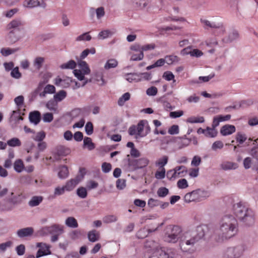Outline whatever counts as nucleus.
<instances>
[{"mask_svg":"<svg viewBox=\"0 0 258 258\" xmlns=\"http://www.w3.org/2000/svg\"><path fill=\"white\" fill-rule=\"evenodd\" d=\"M238 230L236 219L232 215H224L219 221V227L216 230L219 236L218 240L220 241L230 238L237 234Z\"/></svg>","mask_w":258,"mask_h":258,"instance_id":"1","label":"nucleus"},{"mask_svg":"<svg viewBox=\"0 0 258 258\" xmlns=\"http://www.w3.org/2000/svg\"><path fill=\"white\" fill-rule=\"evenodd\" d=\"M233 213L236 217L246 225L250 226L254 223L253 212L240 203L234 205Z\"/></svg>","mask_w":258,"mask_h":258,"instance_id":"2","label":"nucleus"},{"mask_svg":"<svg viewBox=\"0 0 258 258\" xmlns=\"http://www.w3.org/2000/svg\"><path fill=\"white\" fill-rule=\"evenodd\" d=\"M198 241L189 232H186L181 237L179 241V246L182 251L184 252H191L193 251L192 248L195 244Z\"/></svg>","mask_w":258,"mask_h":258,"instance_id":"3","label":"nucleus"},{"mask_svg":"<svg viewBox=\"0 0 258 258\" xmlns=\"http://www.w3.org/2000/svg\"><path fill=\"white\" fill-rule=\"evenodd\" d=\"M182 232L180 227L177 225H169L166 228L164 237V240L168 242L175 243L179 238V235Z\"/></svg>","mask_w":258,"mask_h":258,"instance_id":"4","label":"nucleus"},{"mask_svg":"<svg viewBox=\"0 0 258 258\" xmlns=\"http://www.w3.org/2000/svg\"><path fill=\"white\" fill-rule=\"evenodd\" d=\"M245 250V247L243 245H239L236 246H231L224 249L222 254V258H239Z\"/></svg>","mask_w":258,"mask_h":258,"instance_id":"5","label":"nucleus"},{"mask_svg":"<svg viewBox=\"0 0 258 258\" xmlns=\"http://www.w3.org/2000/svg\"><path fill=\"white\" fill-rule=\"evenodd\" d=\"M176 252L173 248H161L153 251L148 258H176Z\"/></svg>","mask_w":258,"mask_h":258,"instance_id":"6","label":"nucleus"},{"mask_svg":"<svg viewBox=\"0 0 258 258\" xmlns=\"http://www.w3.org/2000/svg\"><path fill=\"white\" fill-rule=\"evenodd\" d=\"M207 192L198 189L194 190L190 192L187 193L184 197L185 202L190 203L191 202H200L204 200L206 197Z\"/></svg>","mask_w":258,"mask_h":258,"instance_id":"7","label":"nucleus"},{"mask_svg":"<svg viewBox=\"0 0 258 258\" xmlns=\"http://www.w3.org/2000/svg\"><path fill=\"white\" fill-rule=\"evenodd\" d=\"M149 163L147 158H141L139 159H128V166L130 170H135L138 169L146 167Z\"/></svg>","mask_w":258,"mask_h":258,"instance_id":"8","label":"nucleus"},{"mask_svg":"<svg viewBox=\"0 0 258 258\" xmlns=\"http://www.w3.org/2000/svg\"><path fill=\"white\" fill-rule=\"evenodd\" d=\"M41 232L44 234L60 235L63 232V226L58 224H53L50 226H45L41 229Z\"/></svg>","mask_w":258,"mask_h":258,"instance_id":"9","label":"nucleus"},{"mask_svg":"<svg viewBox=\"0 0 258 258\" xmlns=\"http://www.w3.org/2000/svg\"><path fill=\"white\" fill-rule=\"evenodd\" d=\"M138 136L144 137L147 136L151 131V128L148 122L146 120H141L136 126Z\"/></svg>","mask_w":258,"mask_h":258,"instance_id":"10","label":"nucleus"},{"mask_svg":"<svg viewBox=\"0 0 258 258\" xmlns=\"http://www.w3.org/2000/svg\"><path fill=\"white\" fill-rule=\"evenodd\" d=\"M201 21L206 29H208L209 28L218 29L220 30V31L222 34H223L225 31V28L222 23H217L215 21H210L204 19H201Z\"/></svg>","mask_w":258,"mask_h":258,"instance_id":"11","label":"nucleus"},{"mask_svg":"<svg viewBox=\"0 0 258 258\" xmlns=\"http://www.w3.org/2000/svg\"><path fill=\"white\" fill-rule=\"evenodd\" d=\"M207 230L208 227L206 225H202L197 226L195 231L189 232L199 241L204 237Z\"/></svg>","mask_w":258,"mask_h":258,"instance_id":"12","label":"nucleus"},{"mask_svg":"<svg viewBox=\"0 0 258 258\" xmlns=\"http://www.w3.org/2000/svg\"><path fill=\"white\" fill-rule=\"evenodd\" d=\"M72 82H73V80L70 77H65L61 78L58 76L54 79V81L55 85L64 88L70 87Z\"/></svg>","mask_w":258,"mask_h":258,"instance_id":"13","label":"nucleus"},{"mask_svg":"<svg viewBox=\"0 0 258 258\" xmlns=\"http://www.w3.org/2000/svg\"><path fill=\"white\" fill-rule=\"evenodd\" d=\"M37 246L39 247L36 254V257H39L43 255L49 254L50 251L49 250V246L45 243H37Z\"/></svg>","mask_w":258,"mask_h":258,"instance_id":"14","label":"nucleus"},{"mask_svg":"<svg viewBox=\"0 0 258 258\" xmlns=\"http://www.w3.org/2000/svg\"><path fill=\"white\" fill-rule=\"evenodd\" d=\"M80 182V178L78 177H75L68 181L64 185L66 191H71L73 190L76 185Z\"/></svg>","mask_w":258,"mask_h":258,"instance_id":"15","label":"nucleus"},{"mask_svg":"<svg viewBox=\"0 0 258 258\" xmlns=\"http://www.w3.org/2000/svg\"><path fill=\"white\" fill-rule=\"evenodd\" d=\"M24 6L28 8H33L37 6L45 7L46 4L43 0H26L23 4Z\"/></svg>","mask_w":258,"mask_h":258,"instance_id":"16","label":"nucleus"},{"mask_svg":"<svg viewBox=\"0 0 258 258\" xmlns=\"http://www.w3.org/2000/svg\"><path fill=\"white\" fill-rule=\"evenodd\" d=\"M231 118V115H218L214 117L213 121L212 126L216 127L218 126L220 122L229 120Z\"/></svg>","mask_w":258,"mask_h":258,"instance_id":"17","label":"nucleus"},{"mask_svg":"<svg viewBox=\"0 0 258 258\" xmlns=\"http://www.w3.org/2000/svg\"><path fill=\"white\" fill-rule=\"evenodd\" d=\"M235 131V127L234 125L226 124L221 127L220 133L223 136H227L233 134Z\"/></svg>","mask_w":258,"mask_h":258,"instance_id":"18","label":"nucleus"},{"mask_svg":"<svg viewBox=\"0 0 258 258\" xmlns=\"http://www.w3.org/2000/svg\"><path fill=\"white\" fill-rule=\"evenodd\" d=\"M175 179L184 176L187 173L186 168L184 166H178L174 168Z\"/></svg>","mask_w":258,"mask_h":258,"instance_id":"19","label":"nucleus"},{"mask_svg":"<svg viewBox=\"0 0 258 258\" xmlns=\"http://www.w3.org/2000/svg\"><path fill=\"white\" fill-rule=\"evenodd\" d=\"M133 6L137 9H142L149 4V0H131Z\"/></svg>","mask_w":258,"mask_h":258,"instance_id":"20","label":"nucleus"},{"mask_svg":"<svg viewBox=\"0 0 258 258\" xmlns=\"http://www.w3.org/2000/svg\"><path fill=\"white\" fill-rule=\"evenodd\" d=\"M33 233V229L32 227L22 228L17 231V234L20 237H24L31 235Z\"/></svg>","mask_w":258,"mask_h":258,"instance_id":"21","label":"nucleus"},{"mask_svg":"<svg viewBox=\"0 0 258 258\" xmlns=\"http://www.w3.org/2000/svg\"><path fill=\"white\" fill-rule=\"evenodd\" d=\"M125 79L130 83L138 82L142 81V77L138 74L130 73L125 75Z\"/></svg>","mask_w":258,"mask_h":258,"instance_id":"22","label":"nucleus"},{"mask_svg":"<svg viewBox=\"0 0 258 258\" xmlns=\"http://www.w3.org/2000/svg\"><path fill=\"white\" fill-rule=\"evenodd\" d=\"M55 92V88L52 85H47L44 88L43 91L39 93L41 97H45L47 94H53Z\"/></svg>","mask_w":258,"mask_h":258,"instance_id":"23","label":"nucleus"},{"mask_svg":"<svg viewBox=\"0 0 258 258\" xmlns=\"http://www.w3.org/2000/svg\"><path fill=\"white\" fill-rule=\"evenodd\" d=\"M29 119L31 122L37 124L40 121L41 114L38 111L31 112L29 114Z\"/></svg>","mask_w":258,"mask_h":258,"instance_id":"24","label":"nucleus"},{"mask_svg":"<svg viewBox=\"0 0 258 258\" xmlns=\"http://www.w3.org/2000/svg\"><path fill=\"white\" fill-rule=\"evenodd\" d=\"M66 225L71 228H77L78 227V224L77 220L73 217L67 218L65 221Z\"/></svg>","mask_w":258,"mask_h":258,"instance_id":"25","label":"nucleus"},{"mask_svg":"<svg viewBox=\"0 0 258 258\" xmlns=\"http://www.w3.org/2000/svg\"><path fill=\"white\" fill-rule=\"evenodd\" d=\"M67 94L66 91L64 90H60L54 95V100L56 102H60L67 97Z\"/></svg>","mask_w":258,"mask_h":258,"instance_id":"26","label":"nucleus"},{"mask_svg":"<svg viewBox=\"0 0 258 258\" xmlns=\"http://www.w3.org/2000/svg\"><path fill=\"white\" fill-rule=\"evenodd\" d=\"M20 39V37L15 34L14 30L9 32L7 36V40L10 43H14Z\"/></svg>","mask_w":258,"mask_h":258,"instance_id":"27","label":"nucleus"},{"mask_svg":"<svg viewBox=\"0 0 258 258\" xmlns=\"http://www.w3.org/2000/svg\"><path fill=\"white\" fill-rule=\"evenodd\" d=\"M24 164L21 159H18L15 161L14 164L15 170L17 172H21L24 169Z\"/></svg>","mask_w":258,"mask_h":258,"instance_id":"28","label":"nucleus"},{"mask_svg":"<svg viewBox=\"0 0 258 258\" xmlns=\"http://www.w3.org/2000/svg\"><path fill=\"white\" fill-rule=\"evenodd\" d=\"M88 237L90 241L95 242L99 239V233L95 230H92L89 232Z\"/></svg>","mask_w":258,"mask_h":258,"instance_id":"29","label":"nucleus"},{"mask_svg":"<svg viewBox=\"0 0 258 258\" xmlns=\"http://www.w3.org/2000/svg\"><path fill=\"white\" fill-rule=\"evenodd\" d=\"M168 160V157L167 156H164L156 161L155 165L159 167L160 169H163V168H164V166L167 163Z\"/></svg>","mask_w":258,"mask_h":258,"instance_id":"30","label":"nucleus"},{"mask_svg":"<svg viewBox=\"0 0 258 258\" xmlns=\"http://www.w3.org/2000/svg\"><path fill=\"white\" fill-rule=\"evenodd\" d=\"M43 198L41 196H34L29 202V205L31 207H35L39 205L42 201Z\"/></svg>","mask_w":258,"mask_h":258,"instance_id":"31","label":"nucleus"},{"mask_svg":"<svg viewBox=\"0 0 258 258\" xmlns=\"http://www.w3.org/2000/svg\"><path fill=\"white\" fill-rule=\"evenodd\" d=\"M115 33L114 30H105L101 31L98 34V37L100 39H105L112 36Z\"/></svg>","mask_w":258,"mask_h":258,"instance_id":"32","label":"nucleus"},{"mask_svg":"<svg viewBox=\"0 0 258 258\" xmlns=\"http://www.w3.org/2000/svg\"><path fill=\"white\" fill-rule=\"evenodd\" d=\"M221 167L224 170L235 169L237 168V164L232 162H225L222 164Z\"/></svg>","mask_w":258,"mask_h":258,"instance_id":"33","label":"nucleus"},{"mask_svg":"<svg viewBox=\"0 0 258 258\" xmlns=\"http://www.w3.org/2000/svg\"><path fill=\"white\" fill-rule=\"evenodd\" d=\"M79 66L81 69L80 70L82 71L84 74L88 75L90 73V70L86 62L84 61H81L79 62Z\"/></svg>","mask_w":258,"mask_h":258,"instance_id":"34","label":"nucleus"},{"mask_svg":"<svg viewBox=\"0 0 258 258\" xmlns=\"http://www.w3.org/2000/svg\"><path fill=\"white\" fill-rule=\"evenodd\" d=\"M215 127L213 126L212 128H210L209 127H207L206 129H205V136L209 138H214L217 136V132L215 129Z\"/></svg>","mask_w":258,"mask_h":258,"instance_id":"35","label":"nucleus"},{"mask_svg":"<svg viewBox=\"0 0 258 258\" xmlns=\"http://www.w3.org/2000/svg\"><path fill=\"white\" fill-rule=\"evenodd\" d=\"M23 25V23L20 20H14L12 21L8 25V28L9 29L16 28Z\"/></svg>","mask_w":258,"mask_h":258,"instance_id":"36","label":"nucleus"},{"mask_svg":"<svg viewBox=\"0 0 258 258\" xmlns=\"http://www.w3.org/2000/svg\"><path fill=\"white\" fill-rule=\"evenodd\" d=\"M204 120V118L203 116H191L187 119V122L191 123H203Z\"/></svg>","mask_w":258,"mask_h":258,"instance_id":"37","label":"nucleus"},{"mask_svg":"<svg viewBox=\"0 0 258 258\" xmlns=\"http://www.w3.org/2000/svg\"><path fill=\"white\" fill-rule=\"evenodd\" d=\"M162 77L167 81H173V83L176 82L174 74L170 71L165 72L163 74Z\"/></svg>","mask_w":258,"mask_h":258,"instance_id":"38","label":"nucleus"},{"mask_svg":"<svg viewBox=\"0 0 258 258\" xmlns=\"http://www.w3.org/2000/svg\"><path fill=\"white\" fill-rule=\"evenodd\" d=\"M76 67V63L74 60H71L60 66L62 69H74Z\"/></svg>","mask_w":258,"mask_h":258,"instance_id":"39","label":"nucleus"},{"mask_svg":"<svg viewBox=\"0 0 258 258\" xmlns=\"http://www.w3.org/2000/svg\"><path fill=\"white\" fill-rule=\"evenodd\" d=\"M180 141L178 143V148L181 149L188 146L190 143L191 140L188 138H180Z\"/></svg>","mask_w":258,"mask_h":258,"instance_id":"40","label":"nucleus"},{"mask_svg":"<svg viewBox=\"0 0 258 258\" xmlns=\"http://www.w3.org/2000/svg\"><path fill=\"white\" fill-rule=\"evenodd\" d=\"M68 174L69 171L67 167L63 166L60 168L58 176L60 178H65L68 176Z\"/></svg>","mask_w":258,"mask_h":258,"instance_id":"41","label":"nucleus"},{"mask_svg":"<svg viewBox=\"0 0 258 258\" xmlns=\"http://www.w3.org/2000/svg\"><path fill=\"white\" fill-rule=\"evenodd\" d=\"M84 146H86L89 150H92L95 148V145L90 138L85 137L84 139Z\"/></svg>","mask_w":258,"mask_h":258,"instance_id":"42","label":"nucleus"},{"mask_svg":"<svg viewBox=\"0 0 258 258\" xmlns=\"http://www.w3.org/2000/svg\"><path fill=\"white\" fill-rule=\"evenodd\" d=\"M7 144L11 147H19L21 145V142L18 138H13L8 141Z\"/></svg>","mask_w":258,"mask_h":258,"instance_id":"43","label":"nucleus"},{"mask_svg":"<svg viewBox=\"0 0 258 258\" xmlns=\"http://www.w3.org/2000/svg\"><path fill=\"white\" fill-rule=\"evenodd\" d=\"M44 61V58L43 57H37L34 61V62H33L34 66L37 70H39L41 68Z\"/></svg>","mask_w":258,"mask_h":258,"instance_id":"44","label":"nucleus"},{"mask_svg":"<svg viewBox=\"0 0 258 258\" xmlns=\"http://www.w3.org/2000/svg\"><path fill=\"white\" fill-rule=\"evenodd\" d=\"M151 231H148V229H147L145 228H142L138 231V232L137 233V236L139 238H141V239L144 238L147 236L149 232H151Z\"/></svg>","mask_w":258,"mask_h":258,"instance_id":"45","label":"nucleus"},{"mask_svg":"<svg viewBox=\"0 0 258 258\" xmlns=\"http://www.w3.org/2000/svg\"><path fill=\"white\" fill-rule=\"evenodd\" d=\"M131 95L129 93H124L118 100V104L119 106H122L124 102L128 100L130 98Z\"/></svg>","mask_w":258,"mask_h":258,"instance_id":"46","label":"nucleus"},{"mask_svg":"<svg viewBox=\"0 0 258 258\" xmlns=\"http://www.w3.org/2000/svg\"><path fill=\"white\" fill-rule=\"evenodd\" d=\"M247 137L246 135L241 132H239L236 136V140L240 144H243L245 141H246Z\"/></svg>","mask_w":258,"mask_h":258,"instance_id":"47","label":"nucleus"},{"mask_svg":"<svg viewBox=\"0 0 258 258\" xmlns=\"http://www.w3.org/2000/svg\"><path fill=\"white\" fill-rule=\"evenodd\" d=\"M118 62L114 59H111L107 61L105 65V68L106 69H109L111 68H114L117 66Z\"/></svg>","mask_w":258,"mask_h":258,"instance_id":"48","label":"nucleus"},{"mask_svg":"<svg viewBox=\"0 0 258 258\" xmlns=\"http://www.w3.org/2000/svg\"><path fill=\"white\" fill-rule=\"evenodd\" d=\"M91 36L89 34L88 32L83 33L76 38V40L80 41H90L91 39Z\"/></svg>","mask_w":258,"mask_h":258,"instance_id":"49","label":"nucleus"},{"mask_svg":"<svg viewBox=\"0 0 258 258\" xmlns=\"http://www.w3.org/2000/svg\"><path fill=\"white\" fill-rule=\"evenodd\" d=\"M17 51L16 49H11L9 48H3L1 50V53L3 56H7Z\"/></svg>","mask_w":258,"mask_h":258,"instance_id":"50","label":"nucleus"},{"mask_svg":"<svg viewBox=\"0 0 258 258\" xmlns=\"http://www.w3.org/2000/svg\"><path fill=\"white\" fill-rule=\"evenodd\" d=\"M21 182L25 184H30L33 183V178L30 175L23 176L21 178Z\"/></svg>","mask_w":258,"mask_h":258,"instance_id":"51","label":"nucleus"},{"mask_svg":"<svg viewBox=\"0 0 258 258\" xmlns=\"http://www.w3.org/2000/svg\"><path fill=\"white\" fill-rule=\"evenodd\" d=\"M117 219L115 215H107L103 218V222L105 223H110L116 221Z\"/></svg>","mask_w":258,"mask_h":258,"instance_id":"52","label":"nucleus"},{"mask_svg":"<svg viewBox=\"0 0 258 258\" xmlns=\"http://www.w3.org/2000/svg\"><path fill=\"white\" fill-rule=\"evenodd\" d=\"M77 195L81 198L84 199L87 196V191L85 187H81L78 188L77 190Z\"/></svg>","mask_w":258,"mask_h":258,"instance_id":"53","label":"nucleus"},{"mask_svg":"<svg viewBox=\"0 0 258 258\" xmlns=\"http://www.w3.org/2000/svg\"><path fill=\"white\" fill-rule=\"evenodd\" d=\"M45 138V134L44 132H40L36 134V135L33 137V139L37 142H42Z\"/></svg>","mask_w":258,"mask_h":258,"instance_id":"54","label":"nucleus"},{"mask_svg":"<svg viewBox=\"0 0 258 258\" xmlns=\"http://www.w3.org/2000/svg\"><path fill=\"white\" fill-rule=\"evenodd\" d=\"M224 144L221 141L215 142L212 146V149L214 151H217L218 149H221L223 148Z\"/></svg>","mask_w":258,"mask_h":258,"instance_id":"55","label":"nucleus"},{"mask_svg":"<svg viewBox=\"0 0 258 258\" xmlns=\"http://www.w3.org/2000/svg\"><path fill=\"white\" fill-rule=\"evenodd\" d=\"M65 191H66V190L65 189L64 186L62 187L57 186L54 189V195L55 197L63 195Z\"/></svg>","mask_w":258,"mask_h":258,"instance_id":"56","label":"nucleus"},{"mask_svg":"<svg viewBox=\"0 0 258 258\" xmlns=\"http://www.w3.org/2000/svg\"><path fill=\"white\" fill-rule=\"evenodd\" d=\"M11 118L12 120H14L15 121L23 120V117L20 115L19 110L17 111H13Z\"/></svg>","mask_w":258,"mask_h":258,"instance_id":"57","label":"nucleus"},{"mask_svg":"<svg viewBox=\"0 0 258 258\" xmlns=\"http://www.w3.org/2000/svg\"><path fill=\"white\" fill-rule=\"evenodd\" d=\"M165 168H163V169H161L160 171L157 170L156 172L155 176L157 179H161L165 177Z\"/></svg>","mask_w":258,"mask_h":258,"instance_id":"58","label":"nucleus"},{"mask_svg":"<svg viewBox=\"0 0 258 258\" xmlns=\"http://www.w3.org/2000/svg\"><path fill=\"white\" fill-rule=\"evenodd\" d=\"M158 93V89L156 87L152 86L146 90V94L148 96H155Z\"/></svg>","mask_w":258,"mask_h":258,"instance_id":"59","label":"nucleus"},{"mask_svg":"<svg viewBox=\"0 0 258 258\" xmlns=\"http://www.w3.org/2000/svg\"><path fill=\"white\" fill-rule=\"evenodd\" d=\"M85 131L88 135H91L93 133V125L91 122H88L85 125Z\"/></svg>","mask_w":258,"mask_h":258,"instance_id":"60","label":"nucleus"},{"mask_svg":"<svg viewBox=\"0 0 258 258\" xmlns=\"http://www.w3.org/2000/svg\"><path fill=\"white\" fill-rule=\"evenodd\" d=\"M168 189L166 187H160L157 191V194L160 197H165L168 194Z\"/></svg>","mask_w":258,"mask_h":258,"instance_id":"61","label":"nucleus"},{"mask_svg":"<svg viewBox=\"0 0 258 258\" xmlns=\"http://www.w3.org/2000/svg\"><path fill=\"white\" fill-rule=\"evenodd\" d=\"M165 62L170 64L178 60V57L175 55L166 56L165 58Z\"/></svg>","mask_w":258,"mask_h":258,"instance_id":"62","label":"nucleus"},{"mask_svg":"<svg viewBox=\"0 0 258 258\" xmlns=\"http://www.w3.org/2000/svg\"><path fill=\"white\" fill-rule=\"evenodd\" d=\"M148 205L151 208L158 206L160 205V201L158 200L150 198L148 200Z\"/></svg>","mask_w":258,"mask_h":258,"instance_id":"63","label":"nucleus"},{"mask_svg":"<svg viewBox=\"0 0 258 258\" xmlns=\"http://www.w3.org/2000/svg\"><path fill=\"white\" fill-rule=\"evenodd\" d=\"M11 75L12 77L16 79H19L21 77V74L19 72L18 67H16L12 70Z\"/></svg>","mask_w":258,"mask_h":258,"instance_id":"64","label":"nucleus"}]
</instances>
